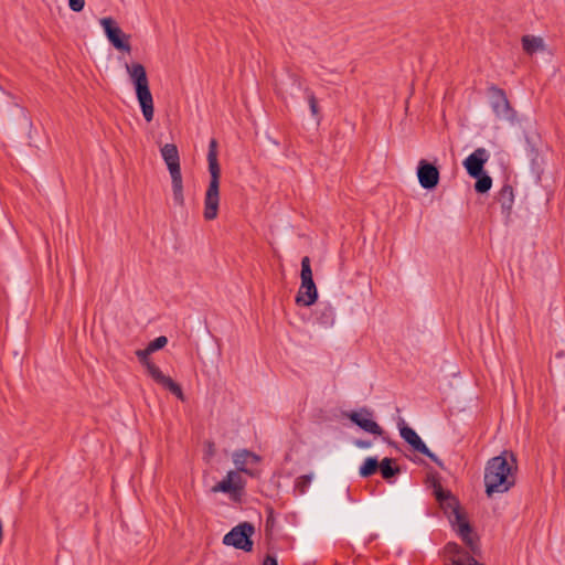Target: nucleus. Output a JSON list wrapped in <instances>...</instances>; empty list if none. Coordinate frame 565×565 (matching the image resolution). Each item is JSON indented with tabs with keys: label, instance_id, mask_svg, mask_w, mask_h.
I'll return each instance as SVG.
<instances>
[{
	"label": "nucleus",
	"instance_id": "obj_9",
	"mask_svg": "<svg viewBox=\"0 0 565 565\" xmlns=\"http://www.w3.org/2000/svg\"><path fill=\"white\" fill-rule=\"evenodd\" d=\"M100 24L104 28L107 39L117 50L130 53V36L125 34L111 18H103Z\"/></svg>",
	"mask_w": 565,
	"mask_h": 565
},
{
	"label": "nucleus",
	"instance_id": "obj_32",
	"mask_svg": "<svg viewBox=\"0 0 565 565\" xmlns=\"http://www.w3.org/2000/svg\"><path fill=\"white\" fill-rule=\"evenodd\" d=\"M264 565H278L277 559L274 556L267 555Z\"/></svg>",
	"mask_w": 565,
	"mask_h": 565
},
{
	"label": "nucleus",
	"instance_id": "obj_12",
	"mask_svg": "<svg viewBox=\"0 0 565 565\" xmlns=\"http://www.w3.org/2000/svg\"><path fill=\"white\" fill-rule=\"evenodd\" d=\"M348 417L352 423L358 425L366 433L376 436H381L383 434L381 426L372 419V413L365 408L361 409L360 412H352L348 415Z\"/></svg>",
	"mask_w": 565,
	"mask_h": 565
},
{
	"label": "nucleus",
	"instance_id": "obj_11",
	"mask_svg": "<svg viewBox=\"0 0 565 565\" xmlns=\"http://www.w3.org/2000/svg\"><path fill=\"white\" fill-rule=\"evenodd\" d=\"M439 170L436 166L426 160H420L417 167V178L419 184L427 190L434 189L439 182Z\"/></svg>",
	"mask_w": 565,
	"mask_h": 565
},
{
	"label": "nucleus",
	"instance_id": "obj_27",
	"mask_svg": "<svg viewBox=\"0 0 565 565\" xmlns=\"http://www.w3.org/2000/svg\"><path fill=\"white\" fill-rule=\"evenodd\" d=\"M300 278H301V281L313 280L312 279V270H311V266H310V258L308 256H305L301 259Z\"/></svg>",
	"mask_w": 565,
	"mask_h": 565
},
{
	"label": "nucleus",
	"instance_id": "obj_3",
	"mask_svg": "<svg viewBox=\"0 0 565 565\" xmlns=\"http://www.w3.org/2000/svg\"><path fill=\"white\" fill-rule=\"evenodd\" d=\"M435 495L440 504H446L451 509L454 514L452 524L456 526V531L471 552L477 551V541L472 536V529L466 518L461 514L458 505V501L451 495L449 491H445L440 484H435Z\"/></svg>",
	"mask_w": 565,
	"mask_h": 565
},
{
	"label": "nucleus",
	"instance_id": "obj_16",
	"mask_svg": "<svg viewBox=\"0 0 565 565\" xmlns=\"http://www.w3.org/2000/svg\"><path fill=\"white\" fill-rule=\"evenodd\" d=\"M497 120H500L507 125L513 126L515 115L510 108L509 102L501 89L497 88Z\"/></svg>",
	"mask_w": 565,
	"mask_h": 565
},
{
	"label": "nucleus",
	"instance_id": "obj_17",
	"mask_svg": "<svg viewBox=\"0 0 565 565\" xmlns=\"http://www.w3.org/2000/svg\"><path fill=\"white\" fill-rule=\"evenodd\" d=\"M160 152L170 174L181 172L179 150L174 143H166Z\"/></svg>",
	"mask_w": 565,
	"mask_h": 565
},
{
	"label": "nucleus",
	"instance_id": "obj_25",
	"mask_svg": "<svg viewBox=\"0 0 565 565\" xmlns=\"http://www.w3.org/2000/svg\"><path fill=\"white\" fill-rule=\"evenodd\" d=\"M312 475H303L296 479L295 491L301 495L305 494L312 481Z\"/></svg>",
	"mask_w": 565,
	"mask_h": 565
},
{
	"label": "nucleus",
	"instance_id": "obj_2",
	"mask_svg": "<svg viewBox=\"0 0 565 565\" xmlns=\"http://www.w3.org/2000/svg\"><path fill=\"white\" fill-rule=\"evenodd\" d=\"M126 71L135 86L136 96L140 105L142 116L147 122H150L154 116V107L146 68L140 63H132L126 64Z\"/></svg>",
	"mask_w": 565,
	"mask_h": 565
},
{
	"label": "nucleus",
	"instance_id": "obj_10",
	"mask_svg": "<svg viewBox=\"0 0 565 565\" xmlns=\"http://www.w3.org/2000/svg\"><path fill=\"white\" fill-rule=\"evenodd\" d=\"M399 434L401 437L409 444L414 450L425 455L429 459H431L434 462H436L438 466H441V461L437 458L435 454H433L428 447L425 445V443L420 439V437L417 435V433L408 427L404 420L402 419L398 424Z\"/></svg>",
	"mask_w": 565,
	"mask_h": 565
},
{
	"label": "nucleus",
	"instance_id": "obj_24",
	"mask_svg": "<svg viewBox=\"0 0 565 565\" xmlns=\"http://www.w3.org/2000/svg\"><path fill=\"white\" fill-rule=\"evenodd\" d=\"M379 466H380V463L376 458L369 457L364 460L363 465L360 467V475L364 478L370 477L376 472V470L379 469Z\"/></svg>",
	"mask_w": 565,
	"mask_h": 565
},
{
	"label": "nucleus",
	"instance_id": "obj_30",
	"mask_svg": "<svg viewBox=\"0 0 565 565\" xmlns=\"http://www.w3.org/2000/svg\"><path fill=\"white\" fill-rule=\"evenodd\" d=\"M68 7L74 12H81L85 7V0H68Z\"/></svg>",
	"mask_w": 565,
	"mask_h": 565
},
{
	"label": "nucleus",
	"instance_id": "obj_15",
	"mask_svg": "<svg viewBox=\"0 0 565 565\" xmlns=\"http://www.w3.org/2000/svg\"><path fill=\"white\" fill-rule=\"evenodd\" d=\"M318 298V290L313 280L301 281L296 296V303L303 307L312 306Z\"/></svg>",
	"mask_w": 565,
	"mask_h": 565
},
{
	"label": "nucleus",
	"instance_id": "obj_22",
	"mask_svg": "<svg viewBox=\"0 0 565 565\" xmlns=\"http://www.w3.org/2000/svg\"><path fill=\"white\" fill-rule=\"evenodd\" d=\"M484 484L486 492L489 498L494 493V458H491L487 462L484 471Z\"/></svg>",
	"mask_w": 565,
	"mask_h": 565
},
{
	"label": "nucleus",
	"instance_id": "obj_31",
	"mask_svg": "<svg viewBox=\"0 0 565 565\" xmlns=\"http://www.w3.org/2000/svg\"><path fill=\"white\" fill-rule=\"evenodd\" d=\"M355 446L359 447V448H370L371 447V441H367V440H361V439H358L354 441Z\"/></svg>",
	"mask_w": 565,
	"mask_h": 565
},
{
	"label": "nucleus",
	"instance_id": "obj_23",
	"mask_svg": "<svg viewBox=\"0 0 565 565\" xmlns=\"http://www.w3.org/2000/svg\"><path fill=\"white\" fill-rule=\"evenodd\" d=\"M393 462L394 460L392 458H384L380 466H379V469L381 471V475L383 477V479L385 480H390L392 477L396 476L399 473L401 469L398 466H393Z\"/></svg>",
	"mask_w": 565,
	"mask_h": 565
},
{
	"label": "nucleus",
	"instance_id": "obj_1",
	"mask_svg": "<svg viewBox=\"0 0 565 565\" xmlns=\"http://www.w3.org/2000/svg\"><path fill=\"white\" fill-rule=\"evenodd\" d=\"M207 163L210 182L204 195L203 216L206 221H213L218 215L221 181V167L217 159V141L215 139H211L209 143Z\"/></svg>",
	"mask_w": 565,
	"mask_h": 565
},
{
	"label": "nucleus",
	"instance_id": "obj_5",
	"mask_svg": "<svg viewBox=\"0 0 565 565\" xmlns=\"http://www.w3.org/2000/svg\"><path fill=\"white\" fill-rule=\"evenodd\" d=\"M499 178L502 182V186L499 191V195H497V201L500 203L501 214L504 221L509 222L514 203V185L516 184V178L502 161H500Z\"/></svg>",
	"mask_w": 565,
	"mask_h": 565
},
{
	"label": "nucleus",
	"instance_id": "obj_18",
	"mask_svg": "<svg viewBox=\"0 0 565 565\" xmlns=\"http://www.w3.org/2000/svg\"><path fill=\"white\" fill-rule=\"evenodd\" d=\"M259 460V456L246 449L238 450L233 455V461L237 468V471L248 473L249 476H253V473L247 469V465L257 463Z\"/></svg>",
	"mask_w": 565,
	"mask_h": 565
},
{
	"label": "nucleus",
	"instance_id": "obj_19",
	"mask_svg": "<svg viewBox=\"0 0 565 565\" xmlns=\"http://www.w3.org/2000/svg\"><path fill=\"white\" fill-rule=\"evenodd\" d=\"M316 321L323 328H331L335 322V310L330 303H320L315 312Z\"/></svg>",
	"mask_w": 565,
	"mask_h": 565
},
{
	"label": "nucleus",
	"instance_id": "obj_6",
	"mask_svg": "<svg viewBox=\"0 0 565 565\" xmlns=\"http://www.w3.org/2000/svg\"><path fill=\"white\" fill-rule=\"evenodd\" d=\"M151 354L150 351H148V348L145 350H138L136 351V355L139 360V362L147 369V372L149 376L159 385H161L163 388L171 392L173 395H175L180 401H184V394L181 388V386L175 383L170 376H167L162 373L159 366H157L150 359L149 355Z\"/></svg>",
	"mask_w": 565,
	"mask_h": 565
},
{
	"label": "nucleus",
	"instance_id": "obj_28",
	"mask_svg": "<svg viewBox=\"0 0 565 565\" xmlns=\"http://www.w3.org/2000/svg\"><path fill=\"white\" fill-rule=\"evenodd\" d=\"M168 343V339L167 337L164 335H160L158 338H156L153 341H151L149 344H148V351H150L151 353L156 352L157 350H160L162 348H164Z\"/></svg>",
	"mask_w": 565,
	"mask_h": 565
},
{
	"label": "nucleus",
	"instance_id": "obj_7",
	"mask_svg": "<svg viewBox=\"0 0 565 565\" xmlns=\"http://www.w3.org/2000/svg\"><path fill=\"white\" fill-rule=\"evenodd\" d=\"M254 526L250 523L243 522L224 536L223 543L245 552H250L253 550L250 536L254 534Z\"/></svg>",
	"mask_w": 565,
	"mask_h": 565
},
{
	"label": "nucleus",
	"instance_id": "obj_26",
	"mask_svg": "<svg viewBox=\"0 0 565 565\" xmlns=\"http://www.w3.org/2000/svg\"><path fill=\"white\" fill-rule=\"evenodd\" d=\"M492 186V179L487 174H481L477 178V182L475 183V189L479 193H484L489 191Z\"/></svg>",
	"mask_w": 565,
	"mask_h": 565
},
{
	"label": "nucleus",
	"instance_id": "obj_29",
	"mask_svg": "<svg viewBox=\"0 0 565 565\" xmlns=\"http://www.w3.org/2000/svg\"><path fill=\"white\" fill-rule=\"evenodd\" d=\"M306 92H307V98H308V103L310 106V110L313 116H317L319 114L317 98H316L315 94L312 92H310L309 89H307Z\"/></svg>",
	"mask_w": 565,
	"mask_h": 565
},
{
	"label": "nucleus",
	"instance_id": "obj_13",
	"mask_svg": "<svg viewBox=\"0 0 565 565\" xmlns=\"http://www.w3.org/2000/svg\"><path fill=\"white\" fill-rule=\"evenodd\" d=\"M489 154L486 149H476L465 161L463 166L472 178H478L483 172V166L488 161Z\"/></svg>",
	"mask_w": 565,
	"mask_h": 565
},
{
	"label": "nucleus",
	"instance_id": "obj_8",
	"mask_svg": "<svg viewBox=\"0 0 565 565\" xmlns=\"http://www.w3.org/2000/svg\"><path fill=\"white\" fill-rule=\"evenodd\" d=\"M245 482L238 471L231 470L226 477L218 483L212 487L213 493L224 492L228 493L232 499L238 500L244 490Z\"/></svg>",
	"mask_w": 565,
	"mask_h": 565
},
{
	"label": "nucleus",
	"instance_id": "obj_4",
	"mask_svg": "<svg viewBox=\"0 0 565 565\" xmlns=\"http://www.w3.org/2000/svg\"><path fill=\"white\" fill-rule=\"evenodd\" d=\"M516 469L513 452L504 450L497 456V494L509 491L515 484Z\"/></svg>",
	"mask_w": 565,
	"mask_h": 565
},
{
	"label": "nucleus",
	"instance_id": "obj_14",
	"mask_svg": "<svg viewBox=\"0 0 565 565\" xmlns=\"http://www.w3.org/2000/svg\"><path fill=\"white\" fill-rule=\"evenodd\" d=\"M445 552L451 561V565H483L477 562L468 552L463 551L457 543L449 542Z\"/></svg>",
	"mask_w": 565,
	"mask_h": 565
},
{
	"label": "nucleus",
	"instance_id": "obj_20",
	"mask_svg": "<svg viewBox=\"0 0 565 565\" xmlns=\"http://www.w3.org/2000/svg\"><path fill=\"white\" fill-rule=\"evenodd\" d=\"M522 45L523 50L530 55L547 52V46L540 36L524 35Z\"/></svg>",
	"mask_w": 565,
	"mask_h": 565
},
{
	"label": "nucleus",
	"instance_id": "obj_21",
	"mask_svg": "<svg viewBox=\"0 0 565 565\" xmlns=\"http://www.w3.org/2000/svg\"><path fill=\"white\" fill-rule=\"evenodd\" d=\"M171 175V185H172V195L175 205L183 206L184 205V194H183V180L182 173H173Z\"/></svg>",
	"mask_w": 565,
	"mask_h": 565
}]
</instances>
